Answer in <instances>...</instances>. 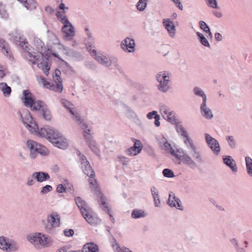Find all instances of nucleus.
I'll use <instances>...</instances> for the list:
<instances>
[{
    "label": "nucleus",
    "instance_id": "obj_1",
    "mask_svg": "<svg viewBox=\"0 0 252 252\" xmlns=\"http://www.w3.org/2000/svg\"><path fill=\"white\" fill-rule=\"evenodd\" d=\"M75 201L82 216L89 223L94 225L99 222V220L84 200L78 196L75 198Z\"/></svg>",
    "mask_w": 252,
    "mask_h": 252
},
{
    "label": "nucleus",
    "instance_id": "obj_2",
    "mask_svg": "<svg viewBox=\"0 0 252 252\" xmlns=\"http://www.w3.org/2000/svg\"><path fill=\"white\" fill-rule=\"evenodd\" d=\"M161 147L167 153L182 161L184 164L188 165L190 168L194 169L197 167L195 161L189 155L185 153L184 151H182L184 154L183 156L177 155L175 150L171 147V144L168 142H166Z\"/></svg>",
    "mask_w": 252,
    "mask_h": 252
},
{
    "label": "nucleus",
    "instance_id": "obj_3",
    "mask_svg": "<svg viewBox=\"0 0 252 252\" xmlns=\"http://www.w3.org/2000/svg\"><path fill=\"white\" fill-rule=\"evenodd\" d=\"M170 77L171 74L166 71H161L157 74L156 80L159 83L157 87L159 91L165 93L170 89Z\"/></svg>",
    "mask_w": 252,
    "mask_h": 252
},
{
    "label": "nucleus",
    "instance_id": "obj_4",
    "mask_svg": "<svg viewBox=\"0 0 252 252\" xmlns=\"http://www.w3.org/2000/svg\"><path fill=\"white\" fill-rule=\"evenodd\" d=\"M80 126L82 129H84L83 135L89 147L94 154L99 156L100 151L96 142L93 139L92 136L90 133L91 129L89 128H88V126L85 123L83 124Z\"/></svg>",
    "mask_w": 252,
    "mask_h": 252
},
{
    "label": "nucleus",
    "instance_id": "obj_5",
    "mask_svg": "<svg viewBox=\"0 0 252 252\" xmlns=\"http://www.w3.org/2000/svg\"><path fill=\"white\" fill-rule=\"evenodd\" d=\"M27 145L30 150V157L32 158H35L38 154L42 156H47L49 154V151L45 147L33 140H28Z\"/></svg>",
    "mask_w": 252,
    "mask_h": 252
},
{
    "label": "nucleus",
    "instance_id": "obj_6",
    "mask_svg": "<svg viewBox=\"0 0 252 252\" xmlns=\"http://www.w3.org/2000/svg\"><path fill=\"white\" fill-rule=\"evenodd\" d=\"M58 21L63 24L62 32L64 34V39L68 41L71 40L75 35L73 25L69 22L68 18L65 17H63Z\"/></svg>",
    "mask_w": 252,
    "mask_h": 252
},
{
    "label": "nucleus",
    "instance_id": "obj_7",
    "mask_svg": "<svg viewBox=\"0 0 252 252\" xmlns=\"http://www.w3.org/2000/svg\"><path fill=\"white\" fill-rule=\"evenodd\" d=\"M96 61L100 64L106 67L110 66L112 64H113L116 68L120 70L121 67L118 64V60L114 57H108L102 55H94Z\"/></svg>",
    "mask_w": 252,
    "mask_h": 252
},
{
    "label": "nucleus",
    "instance_id": "obj_8",
    "mask_svg": "<svg viewBox=\"0 0 252 252\" xmlns=\"http://www.w3.org/2000/svg\"><path fill=\"white\" fill-rule=\"evenodd\" d=\"M159 111L163 118L171 124H177V123H180L178 120L176 118L175 113L171 111L168 106L163 104L160 105Z\"/></svg>",
    "mask_w": 252,
    "mask_h": 252
},
{
    "label": "nucleus",
    "instance_id": "obj_9",
    "mask_svg": "<svg viewBox=\"0 0 252 252\" xmlns=\"http://www.w3.org/2000/svg\"><path fill=\"white\" fill-rule=\"evenodd\" d=\"M39 134L42 137H46L51 143L53 138H57L62 136V134L57 130L50 127L41 128Z\"/></svg>",
    "mask_w": 252,
    "mask_h": 252
},
{
    "label": "nucleus",
    "instance_id": "obj_10",
    "mask_svg": "<svg viewBox=\"0 0 252 252\" xmlns=\"http://www.w3.org/2000/svg\"><path fill=\"white\" fill-rule=\"evenodd\" d=\"M19 42L20 46L25 52L24 56L27 60H28L29 62H31L32 64H36V61H40V59H39V56L38 55H33L31 53L29 52L30 48L29 47L28 42L27 41H19Z\"/></svg>",
    "mask_w": 252,
    "mask_h": 252
},
{
    "label": "nucleus",
    "instance_id": "obj_11",
    "mask_svg": "<svg viewBox=\"0 0 252 252\" xmlns=\"http://www.w3.org/2000/svg\"><path fill=\"white\" fill-rule=\"evenodd\" d=\"M61 102L63 106L69 111V113L72 115V119L76 121L80 126L83 124H84L80 118L79 114L77 113H75L72 109V107L73 105L70 101L65 99H62L61 100Z\"/></svg>",
    "mask_w": 252,
    "mask_h": 252
},
{
    "label": "nucleus",
    "instance_id": "obj_12",
    "mask_svg": "<svg viewBox=\"0 0 252 252\" xmlns=\"http://www.w3.org/2000/svg\"><path fill=\"white\" fill-rule=\"evenodd\" d=\"M61 217L59 214L57 212H54L47 217V221L51 223V227L46 226V231L47 232L51 233L52 229L51 227H57L60 225Z\"/></svg>",
    "mask_w": 252,
    "mask_h": 252
},
{
    "label": "nucleus",
    "instance_id": "obj_13",
    "mask_svg": "<svg viewBox=\"0 0 252 252\" xmlns=\"http://www.w3.org/2000/svg\"><path fill=\"white\" fill-rule=\"evenodd\" d=\"M205 136L208 146L213 151L214 154L218 155L220 150L219 142L208 133H206Z\"/></svg>",
    "mask_w": 252,
    "mask_h": 252
},
{
    "label": "nucleus",
    "instance_id": "obj_14",
    "mask_svg": "<svg viewBox=\"0 0 252 252\" xmlns=\"http://www.w3.org/2000/svg\"><path fill=\"white\" fill-rule=\"evenodd\" d=\"M33 42L37 50L40 53L42 56H44L45 59L49 60L50 57L48 53L49 49H47L45 47L44 44L41 40L38 37H35Z\"/></svg>",
    "mask_w": 252,
    "mask_h": 252
},
{
    "label": "nucleus",
    "instance_id": "obj_15",
    "mask_svg": "<svg viewBox=\"0 0 252 252\" xmlns=\"http://www.w3.org/2000/svg\"><path fill=\"white\" fill-rule=\"evenodd\" d=\"M13 241L4 236L0 237V249L6 251H15L17 248L13 246Z\"/></svg>",
    "mask_w": 252,
    "mask_h": 252
},
{
    "label": "nucleus",
    "instance_id": "obj_16",
    "mask_svg": "<svg viewBox=\"0 0 252 252\" xmlns=\"http://www.w3.org/2000/svg\"><path fill=\"white\" fill-rule=\"evenodd\" d=\"M41 81L44 87L49 89L50 90L54 91L59 93H61L63 91V86L62 83H59L57 81H55L54 83H51L47 81L44 78H41Z\"/></svg>",
    "mask_w": 252,
    "mask_h": 252
},
{
    "label": "nucleus",
    "instance_id": "obj_17",
    "mask_svg": "<svg viewBox=\"0 0 252 252\" xmlns=\"http://www.w3.org/2000/svg\"><path fill=\"white\" fill-rule=\"evenodd\" d=\"M167 203L170 207H174L180 210H183L180 199L177 197L175 194L172 191L169 192V197Z\"/></svg>",
    "mask_w": 252,
    "mask_h": 252
},
{
    "label": "nucleus",
    "instance_id": "obj_18",
    "mask_svg": "<svg viewBox=\"0 0 252 252\" xmlns=\"http://www.w3.org/2000/svg\"><path fill=\"white\" fill-rule=\"evenodd\" d=\"M122 48L129 53L133 52L135 51V42L133 39L126 37L121 42Z\"/></svg>",
    "mask_w": 252,
    "mask_h": 252
},
{
    "label": "nucleus",
    "instance_id": "obj_19",
    "mask_svg": "<svg viewBox=\"0 0 252 252\" xmlns=\"http://www.w3.org/2000/svg\"><path fill=\"white\" fill-rule=\"evenodd\" d=\"M22 99L24 100V103L26 107L32 108V106L34 102L35 98L32 94L28 90L23 91Z\"/></svg>",
    "mask_w": 252,
    "mask_h": 252
},
{
    "label": "nucleus",
    "instance_id": "obj_20",
    "mask_svg": "<svg viewBox=\"0 0 252 252\" xmlns=\"http://www.w3.org/2000/svg\"><path fill=\"white\" fill-rule=\"evenodd\" d=\"M85 43L87 47V49L90 52L92 56L96 55V50L94 49V43L95 40L92 34H89L87 35V37L85 39Z\"/></svg>",
    "mask_w": 252,
    "mask_h": 252
},
{
    "label": "nucleus",
    "instance_id": "obj_21",
    "mask_svg": "<svg viewBox=\"0 0 252 252\" xmlns=\"http://www.w3.org/2000/svg\"><path fill=\"white\" fill-rule=\"evenodd\" d=\"M201 115L206 119L211 120L213 118V114L211 109L207 105V101L202 102L200 106Z\"/></svg>",
    "mask_w": 252,
    "mask_h": 252
},
{
    "label": "nucleus",
    "instance_id": "obj_22",
    "mask_svg": "<svg viewBox=\"0 0 252 252\" xmlns=\"http://www.w3.org/2000/svg\"><path fill=\"white\" fill-rule=\"evenodd\" d=\"M98 194H100V198L98 200L99 203H100V207L102 209L106 212L108 215L109 216L112 222L114 223L115 222V219L113 218L112 215L110 213V209L108 208L107 204L105 202V199L102 194L99 191H97V193Z\"/></svg>",
    "mask_w": 252,
    "mask_h": 252
},
{
    "label": "nucleus",
    "instance_id": "obj_23",
    "mask_svg": "<svg viewBox=\"0 0 252 252\" xmlns=\"http://www.w3.org/2000/svg\"><path fill=\"white\" fill-rule=\"evenodd\" d=\"M223 163L228 166L233 172H236L238 168L235 161L230 156H224L222 157Z\"/></svg>",
    "mask_w": 252,
    "mask_h": 252
},
{
    "label": "nucleus",
    "instance_id": "obj_24",
    "mask_svg": "<svg viewBox=\"0 0 252 252\" xmlns=\"http://www.w3.org/2000/svg\"><path fill=\"white\" fill-rule=\"evenodd\" d=\"M163 25L169 32L170 36L174 37L175 35L176 29L173 22L169 19H163Z\"/></svg>",
    "mask_w": 252,
    "mask_h": 252
},
{
    "label": "nucleus",
    "instance_id": "obj_25",
    "mask_svg": "<svg viewBox=\"0 0 252 252\" xmlns=\"http://www.w3.org/2000/svg\"><path fill=\"white\" fill-rule=\"evenodd\" d=\"M58 9L60 10H57L56 13V16L58 20H60L61 18L65 17L68 18L65 15L66 11L69 9V7L66 6L65 4L63 2L60 3L57 7Z\"/></svg>",
    "mask_w": 252,
    "mask_h": 252
},
{
    "label": "nucleus",
    "instance_id": "obj_26",
    "mask_svg": "<svg viewBox=\"0 0 252 252\" xmlns=\"http://www.w3.org/2000/svg\"><path fill=\"white\" fill-rule=\"evenodd\" d=\"M52 143L55 146L62 149H64L68 146L67 140L63 136L57 138H53Z\"/></svg>",
    "mask_w": 252,
    "mask_h": 252
},
{
    "label": "nucleus",
    "instance_id": "obj_27",
    "mask_svg": "<svg viewBox=\"0 0 252 252\" xmlns=\"http://www.w3.org/2000/svg\"><path fill=\"white\" fill-rule=\"evenodd\" d=\"M32 178L37 182L41 183L50 179L49 174L44 172H35L32 174Z\"/></svg>",
    "mask_w": 252,
    "mask_h": 252
},
{
    "label": "nucleus",
    "instance_id": "obj_28",
    "mask_svg": "<svg viewBox=\"0 0 252 252\" xmlns=\"http://www.w3.org/2000/svg\"><path fill=\"white\" fill-rule=\"evenodd\" d=\"M0 51L9 59L12 54L8 44L3 39H0Z\"/></svg>",
    "mask_w": 252,
    "mask_h": 252
},
{
    "label": "nucleus",
    "instance_id": "obj_29",
    "mask_svg": "<svg viewBox=\"0 0 252 252\" xmlns=\"http://www.w3.org/2000/svg\"><path fill=\"white\" fill-rule=\"evenodd\" d=\"M152 195L154 199V205L155 207H159L160 206V200L159 197V192L158 189L155 186H151L150 188Z\"/></svg>",
    "mask_w": 252,
    "mask_h": 252
},
{
    "label": "nucleus",
    "instance_id": "obj_30",
    "mask_svg": "<svg viewBox=\"0 0 252 252\" xmlns=\"http://www.w3.org/2000/svg\"><path fill=\"white\" fill-rule=\"evenodd\" d=\"M81 167L85 174L89 176L90 178H94V172L89 162L81 165Z\"/></svg>",
    "mask_w": 252,
    "mask_h": 252
},
{
    "label": "nucleus",
    "instance_id": "obj_31",
    "mask_svg": "<svg viewBox=\"0 0 252 252\" xmlns=\"http://www.w3.org/2000/svg\"><path fill=\"white\" fill-rule=\"evenodd\" d=\"M23 3V5L28 10H33L36 7L37 3L34 0H18Z\"/></svg>",
    "mask_w": 252,
    "mask_h": 252
},
{
    "label": "nucleus",
    "instance_id": "obj_32",
    "mask_svg": "<svg viewBox=\"0 0 252 252\" xmlns=\"http://www.w3.org/2000/svg\"><path fill=\"white\" fill-rule=\"evenodd\" d=\"M44 56H41V59H40V63H38L37 66L39 68H41L47 75L49 73L50 67L48 66L47 61L48 60L45 59V60L43 59Z\"/></svg>",
    "mask_w": 252,
    "mask_h": 252
},
{
    "label": "nucleus",
    "instance_id": "obj_33",
    "mask_svg": "<svg viewBox=\"0 0 252 252\" xmlns=\"http://www.w3.org/2000/svg\"><path fill=\"white\" fill-rule=\"evenodd\" d=\"M28 240L32 243L34 245L40 244L41 240V233L35 234L34 235H28L27 237Z\"/></svg>",
    "mask_w": 252,
    "mask_h": 252
},
{
    "label": "nucleus",
    "instance_id": "obj_34",
    "mask_svg": "<svg viewBox=\"0 0 252 252\" xmlns=\"http://www.w3.org/2000/svg\"><path fill=\"white\" fill-rule=\"evenodd\" d=\"M193 92L195 95L201 97L202 98V102L207 101L206 94L200 88L198 87H194L193 89Z\"/></svg>",
    "mask_w": 252,
    "mask_h": 252
},
{
    "label": "nucleus",
    "instance_id": "obj_35",
    "mask_svg": "<svg viewBox=\"0 0 252 252\" xmlns=\"http://www.w3.org/2000/svg\"><path fill=\"white\" fill-rule=\"evenodd\" d=\"M146 216V214L143 210L134 209L131 213V217L132 218L137 219L141 218H144Z\"/></svg>",
    "mask_w": 252,
    "mask_h": 252
},
{
    "label": "nucleus",
    "instance_id": "obj_36",
    "mask_svg": "<svg viewBox=\"0 0 252 252\" xmlns=\"http://www.w3.org/2000/svg\"><path fill=\"white\" fill-rule=\"evenodd\" d=\"M0 90L2 92L5 96H8L11 93V89L6 83H0Z\"/></svg>",
    "mask_w": 252,
    "mask_h": 252
},
{
    "label": "nucleus",
    "instance_id": "obj_37",
    "mask_svg": "<svg viewBox=\"0 0 252 252\" xmlns=\"http://www.w3.org/2000/svg\"><path fill=\"white\" fill-rule=\"evenodd\" d=\"M53 240L52 239L45 235H41L40 245L45 247H50L52 245Z\"/></svg>",
    "mask_w": 252,
    "mask_h": 252
},
{
    "label": "nucleus",
    "instance_id": "obj_38",
    "mask_svg": "<svg viewBox=\"0 0 252 252\" xmlns=\"http://www.w3.org/2000/svg\"><path fill=\"white\" fill-rule=\"evenodd\" d=\"M191 151V155L195 160L200 163L203 162L201 155L200 152L197 150L196 147L192 149Z\"/></svg>",
    "mask_w": 252,
    "mask_h": 252
},
{
    "label": "nucleus",
    "instance_id": "obj_39",
    "mask_svg": "<svg viewBox=\"0 0 252 252\" xmlns=\"http://www.w3.org/2000/svg\"><path fill=\"white\" fill-rule=\"evenodd\" d=\"M196 35L198 37V40L202 45L206 47H210V45L209 42H208L207 39L201 33L199 32H196Z\"/></svg>",
    "mask_w": 252,
    "mask_h": 252
},
{
    "label": "nucleus",
    "instance_id": "obj_40",
    "mask_svg": "<svg viewBox=\"0 0 252 252\" xmlns=\"http://www.w3.org/2000/svg\"><path fill=\"white\" fill-rule=\"evenodd\" d=\"M246 170L248 175L252 177V159L249 157L245 158Z\"/></svg>",
    "mask_w": 252,
    "mask_h": 252
},
{
    "label": "nucleus",
    "instance_id": "obj_41",
    "mask_svg": "<svg viewBox=\"0 0 252 252\" xmlns=\"http://www.w3.org/2000/svg\"><path fill=\"white\" fill-rule=\"evenodd\" d=\"M23 123L24 125H27L29 123L32 124L34 122L33 119L29 112H27L24 117L21 115Z\"/></svg>",
    "mask_w": 252,
    "mask_h": 252
},
{
    "label": "nucleus",
    "instance_id": "obj_42",
    "mask_svg": "<svg viewBox=\"0 0 252 252\" xmlns=\"http://www.w3.org/2000/svg\"><path fill=\"white\" fill-rule=\"evenodd\" d=\"M175 125H176V130L178 134L183 137L189 135L185 128L180 123H177V124Z\"/></svg>",
    "mask_w": 252,
    "mask_h": 252
},
{
    "label": "nucleus",
    "instance_id": "obj_43",
    "mask_svg": "<svg viewBox=\"0 0 252 252\" xmlns=\"http://www.w3.org/2000/svg\"><path fill=\"white\" fill-rule=\"evenodd\" d=\"M42 116L44 119L46 121H50L52 119V115L50 111L47 108V106H44L41 110Z\"/></svg>",
    "mask_w": 252,
    "mask_h": 252
},
{
    "label": "nucleus",
    "instance_id": "obj_44",
    "mask_svg": "<svg viewBox=\"0 0 252 252\" xmlns=\"http://www.w3.org/2000/svg\"><path fill=\"white\" fill-rule=\"evenodd\" d=\"M184 138L185 140H184V142L188 149L191 150L196 147L193 141L190 139L189 135Z\"/></svg>",
    "mask_w": 252,
    "mask_h": 252
},
{
    "label": "nucleus",
    "instance_id": "obj_45",
    "mask_svg": "<svg viewBox=\"0 0 252 252\" xmlns=\"http://www.w3.org/2000/svg\"><path fill=\"white\" fill-rule=\"evenodd\" d=\"M84 249H88L91 252H98V248L97 245L93 243L86 244L84 245Z\"/></svg>",
    "mask_w": 252,
    "mask_h": 252
},
{
    "label": "nucleus",
    "instance_id": "obj_46",
    "mask_svg": "<svg viewBox=\"0 0 252 252\" xmlns=\"http://www.w3.org/2000/svg\"><path fill=\"white\" fill-rule=\"evenodd\" d=\"M141 151V148L132 146L127 150V154L129 156H136Z\"/></svg>",
    "mask_w": 252,
    "mask_h": 252
},
{
    "label": "nucleus",
    "instance_id": "obj_47",
    "mask_svg": "<svg viewBox=\"0 0 252 252\" xmlns=\"http://www.w3.org/2000/svg\"><path fill=\"white\" fill-rule=\"evenodd\" d=\"M91 179L89 180V183L90 184V187L92 188H93L94 189H95V194L97 196V197L98 198V201L100 198V194H98L97 191H99L101 194L103 195V194L98 189H97V185H96V181L95 179H93V178H90Z\"/></svg>",
    "mask_w": 252,
    "mask_h": 252
},
{
    "label": "nucleus",
    "instance_id": "obj_48",
    "mask_svg": "<svg viewBox=\"0 0 252 252\" xmlns=\"http://www.w3.org/2000/svg\"><path fill=\"white\" fill-rule=\"evenodd\" d=\"M26 127L32 132H36L39 130L37 124L34 121L32 122V124L29 123L28 125L25 126Z\"/></svg>",
    "mask_w": 252,
    "mask_h": 252
},
{
    "label": "nucleus",
    "instance_id": "obj_49",
    "mask_svg": "<svg viewBox=\"0 0 252 252\" xmlns=\"http://www.w3.org/2000/svg\"><path fill=\"white\" fill-rule=\"evenodd\" d=\"M46 105L44 104V103L40 100H37L35 101L34 100V102L33 103V105L32 106V109L33 110H39V109H43V108L44 106H46Z\"/></svg>",
    "mask_w": 252,
    "mask_h": 252
},
{
    "label": "nucleus",
    "instance_id": "obj_50",
    "mask_svg": "<svg viewBox=\"0 0 252 252\" xmlns=\"http://www.w3.org/2000/svg\"><path fill=\"white\" fill-rule=\"evenodd\" d=\"M226 139L228 143L229 147L232 149H235L237 147L236 141L233 136H227Z\"/></svg>",
    "mask_w": 252,
    "mask_h": 252
},
{
    "label": "nucleus",
    "instance_id": "obj_51",
    "mask_svg": "<svg viewBox=\"0 0 252 252\" xmlns=\"http://www.w3.org/2000/svg\"><path fill=\"white\" fill-rule=\"evenodd\" d=\"M147 0H139L136 7L139 11H143L147 6Z\"/></svg>",
    "mask_w": 252,
    "mask_h": 252
},
{
    "label": "nucleus",
    "instance_id": "obj_52",
    "mask_svg": "<svg viewBox=\"0 0 252 252\" xmlns=\"http://www.w3.org/2000/svg\"><path fill=\"white\" fill-rule=\"evenodd\" d=\"M77 154L78 156L79 162H80L81 165H84L89 162L86 157L84 155L82 154L80 151H78Z\"/></svg>",
    "mask_w": 252,
    "mask_h": 252
},
{
    "label": "nucleus",
    "instance_id": "obj_53",
    "mask_svg": "<svg viewBox=\"0 0 252 252\" xmlns=\"http://www.w3.org/2000/svg\"><path fill=\"white\" fill-rule=\"evenodd\" d=\"M162 174L165 177L172 178L175 176L173 171L168 168L163 169L162 171Z\"/></svg>",
    "mask_w": 252,
    "mask_h": 252
},
{
    "label": "nucleus",
    "instance_id": "obj_54",
    "mask_svg": "<svg viewBox=\"0 0 252 252\" xmlns=\"http://www.w3.org/2000/svg\"><path fill=\"white\" fill-rule=\"evenodd\" d=\"M207 0V4L208 6L213 8L217 9L219 8L218 5V2L217 0Z\"/></svg>",
    "mask_w": 252,
    "mask_h": 252
},
{
    "label": "nucleus",
    "instance_id": "obj_55",
    "mask_svg": "<svg viewBox=\"0 0 252 252\" xmlns=\"http://www.w3.org/2000/svg\"><path fill=\"white\" fill-rule=\"evenodd\" d=\"M52 187L50 185H47L44 186L40 191V193L42 194H46L51 191L52 190Z\"/></svg>",
    "mask_w": 252,
    "mask_h": 252
},
{
    "label": "nucleus",
    "instance_id": "obj_56",
    "mask_svg": "<svg viewBox=\"0 0 252 252\" xmlns=\"http://www.w3.org/2000/svg\"><path fill=\"white\" fill-rule=\"evenodd\" d=\"M158 141L159 146L162 147L163 145L167 142L166 139L163 136H158L156 138Z\"/></svg>",
    "mask_w": 252,
    "mask_h": 252
},
{
    "label": "nucleus",
    "instance_id": "obj_57",
    "mask_svg": "<svg viewBox=\"0 0 252 252\" xmlns=\"http://www.w3.org/2000/svg\"><path fill=\"white\" fill-rule=\"evenodd\" d=\"M61 73L60 70L58 69H56L55 71V76H53L55 81L58 82L59 83H62V80L60 77Z\"/></svg>",
    "mask_w": 252,
    "mask_h": 252
},
{
    "label": "nucleus",
    "instance_id": "obj_58",
    "mask_svg": "<svg viewBox=\"0 0 252 252\" xmlns=\"http://www.w3.org/2000/svg\"><path fill=\"white\" fill-rule=\"evenodd\" d=\"M199 26L200 28L203 30L204 32L205 30L208 29L209 28V26L207 25V24L203 21H200L199 22Z\"/></svg>",
    "mask_w": 252,
    "mask_h": 252
},
{
    "label": "nucleus",
    "instance_id": "obj_59",
    "mask_svg": "<svg viewBox=\"0 0 252 252\" xmlns=\"http://www.w3.org/2000/svg\"><path fill=\"white\" fill-rule=\"evenodd\" d=\"M63 232L66 237L72 236L74 233V230L72 229H65Z\"/></svg>",
    "mask_w": 252,
    "mask_h": 252
},
{
    "label": "nucleus",
    "instance_id": "obj_60",
    "mask_svg": "<svg viewBox=\"0 0 252 252\" xmlns=\"http://www.w3.org/2000/svg\"><path fill=\"white\" fill-rule=\"evenodd\" d=\"M66 188L63 184H59L57 187V191L59 193H63L66 191Z\"/></svg>",
    "mask_w": 252,
    "mask_h": 252
},
{
    "label": "nucleus",
    "instance_id": "obj_61",
    "mask_svg": "<svg viewBox=\"0 0 252 252\" xmlns=\"http://www.w3.org/2000/svg\"><path fill=\"white\" fill-rule=\"evenodd\" d=\"M157 115H158L157 111L154 110L147 114V118L149 120H151L153 118H154V117H155Z\"/></svg>",
    "mask_w": 252,
    "mask_h": 252
},
{
    "label": "nucleus",
    "instance_id": "obj_62",
    "mask_svg": "<svg viewBox=\"0 0 252 252\" xmlns=\"http://www.w3.org/2000/svg\"><path fill=\"white\" fill-rule=\"evenodd\" d=\"M33 179L34 178H32V177H29L28 178L26 184L28 186H32L34 184L35 182Z\"/></svg>",
    "mask_w": 252,
    "mask_h": 252
},
{
    "label": "nucleus",
    "instance_id": "obj_63",
    "mask_svg": "<svg viewBox=\"0 0 252 252\" xmlns=\"http://www.w3.org/2000/svg\"><path fill=\"white\" fill-rule=\"evenodd\" d=\"M155 119V125L156 126L158 127L160 126V123L159 122L160 117L159 115H157L155 117H154Z\"/></svg>",
    "mask_w": 252,
    "mask_h": 252
},
{
    "label": "nucleus",
    "instance_id": "obj_64",
    "mask_svg": "<svg viewBox=\"0 0 252 252\" xmlns=\"http://www.w3.org/2000/svg\"><path fill=\"white\" fill-rule=\"evenodd\" d=\"M119 161L125 165H126L128 164V160L126 159V158L124 157H119Z\"/></svg>",
    "mask_w": 252,
    "mask_h": 252
}]
</instances>
